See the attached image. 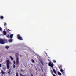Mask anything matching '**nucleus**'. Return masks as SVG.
<instances>
[{
    "label": "nucleus",
    "instance_id": "obj_1",
    "mask_svg": "<svg viewBox=\"0 0 76 76\" xmlns=\"http://www.w3.org/2000/svg\"><path fill=\"white\" fill-rule=\"evenodd\" d=\"M7 40L3 39H0V44H4L5 43H7Z\"/></svg>",
    "mask_w": 76,
    "mask_h": 76
},
{
    "label": "nucleus",
    "instance_id": "obj_2",
    "mask_svg": "<svg viewBox=\"0 0 76 76\" xmlns=\"http://www.w3.org/2000/svg\"><path fill=\"white\" fill-rule=\"evenodd\" d=\"M10 61L9 60H8L7 61V69H9L10 68Z\"/></svg>",
    "mask_w": 76,
    "mask_h": 76
},
{
    "label": "nucleus",
    "instance_id": "obj_3",
    "mask_svg": "<svg viewBox=\"0 0 76 76\" xmlns=\"http://www.w3.org/2000/svg\"><path fill=\"white\" fill-rule=\"evenodd\" d=\"M16 65H19V58L18 57V56H16Z\"/></svg>",
    "mask_w": 76,
    "mask_h": 76
},
{
    "label": "nucleus",
    "instance_id": "obj_4",
    "mask_svg": "<svg viewBox=\"0 0 76 76\" xmlns=\"http://www.w3.org/2000/svg\"><path fill=\"white\" fill-rule=\"evenodd\" d=\"M17 38L19 40H23L22 38V37H21V36H20L19 34H18L17 35Z\"/></svg>",
    "mask_w": 76,
    "mask_h": 76
},
{
    "label": "nucleus",
    "instance_id": "obj_5",
    "mask_svg": "<svg viewBox=\"0 0 76 76\" xmlns=\"http://www.w3.org/2000/svg\"><path fill=\"white\" fill-rule=\"evenodd\" d=\"M49 66L51 67L52 68H53V64L51 63V61H50L48 63Z\"/></svg>",
    "mask_w": 76,
    "mask_h": 76
},
{
    "label": "nucleus",
    "instance_id": "obj_6",
    "mask_svg": "<svg viewBox=\"0 0 76 76\" xmlns=\"http://www.w3.org/2000/svg\"><path fill=\"white\" fill-rule=\"evenodd\" d=\"M20 76H23V75H22V74L20 73ZM16 76H18V72H17L16 73Z\"/></svg>",
    "mask_w": 76,
    "mask_h": 76
},
{
    "label": "nucleus",
    "instance_id": "obj_7",
    "mask_svg": "<svg viewBox=\"0 0 76 76\" xmlns=\"http://www.w3.org/2000/svg\"><path fill=\"white\" fill-rule=\"evenodd\" d=\"M53 72H54V73H55V74H57V72H56V70H55V69H53Z\"/></svg>",
    "mask_w": 76,
    "mask_h": 76
},
{
    "label": "nucleus",
    "instance_id": "obj_8",
    "mask_svg": "<svg viewBox=\"0 0 76 76\" xmlns=\"http://www.w3.org/2000/svg\"><path fill=\"white\" fill-rule=\"evenodd\" d=\"M9 42H12L13 41V40H12V39H10L9 40Z\"/></svg>",
    "mask_w": 76,
    "mask_h": 76
},
{
    "label": "nucleus",
    "instance_id": "obj_9",
    "mask_svg": "<svg viewBox=\"0 0 76 76\" xmlns=\"http://www.w3.org/2000/svg\"><path fill=\"white\" fill-rule=\"evenodd\" d=\"M6 32L5 31H3V35H6Z\"/></svg>",
    "mask_w": 76,
    "mask_h": 76
},
{
    "label": "nucleus",
    "instance_id": "obj_10",
    "mask_svg": "<svg viewBox=\"0 0 76 76\" xmlns=\"http://www.w3.org/2000/svg\"><path fill=\"white\" fill-rule=\"evenodd\" d=\"M3 18H4V17L2 16H1L0 17V19H3Z\"/></svg>",
    "mask_w": 76,
    "mask_h": 76
},
{
    "label": "nucleus",
    "instance_id": "obj_11",
    "mask_svg": "<svg viewBox=\"0 0 76 76\" xmlns=\"http://www.w3.org/2000/svg\"><path fill=\"white\" fill-rule=\"evenodd\" d=\"M13 34H12L11 35H10V38H13Z\"/></svg>",
    "mask_w": 76,
    "mask_h": 76
},
{
    "label": "nucleus",
    "instance_id": "obj_12",
    "mask_svg": "<svg viewBox=\"0 0 76 76\" xmlns=\"http://www.w3.org/2000/svg\"><path fill=\"white\" fill-rule=\"evenodd\" d=\"M1 72L2 74H5V73L4 72L3 70H1Z\"/></svg>",
    "mask_w": 76,
    "mask_h": 76
},
{
    "label": "nucleus",
    "instance_id": "obj_13",
    "mask_svg": "<svg viewBox=\"0 0 76 76\" xmlns=\"http://www.w3.org/2000/svg\"><path fill=\"white\" fill-rule=\"evenodd\" d=\"M31 61H32V62H33V63H34L35 62V61L34 60V59H31Z\"/></svg>",
    "mask_w": 76,
    "mask_h": 76
},
{
    "label": "nucleus",
    "instance_id": "obj_14",
    "mask_svg": "<svg viewBox=\"0 0 76 76\" xmlns=\"http://www.w3.org/2000/svg\"><path fill=\"white\" fill-rule=\"evenodd\" d=\"M10 72H11V69H10L9 72H8V73L9 75H10Z\"/></svg>",
    "mask_w": 76,
    "mask_h": 76
},
{
    "label": "nucleus",
    "instance_id": "obj_15",
    "mask_svg": "<svg viewBox=\"0 0 76 76\" xmlns=\"http://www.w3.org/2000/svg\"><path fill=\"white\" fill-rule=\"evenodd\" d=\"M58 75H61V73H60L59 72H58Z\"/></svg>",
    "mask_w": 76,
    "mask_h": 76
},
{
    "label": "nucleus",
    "instance_id": "obj_16",
    "mask_svg": "<svg viewBox=\"0 0 76 76\" xmlns=\"http://www.w3.org/2000/svg\"><path fill=\"white\" fill-rule=\"evenodd\" d=\"M3 30V28L1 27H0V31H2Z\"/></svg>",
    "mask_w": 76,
    "mask_h": 76
},
{
    "label": "nucleus",
    "instance_id": "obj_17",
    "mask_svg": "<svg viewBox=\"0 0 76 76\" xmlns=\"http://www.w3.org/2000/svg\"><path fill=\"white\" fill-rule=\"evenodd\" d=\"M59 69H62L61 66H59Z\"/></svg>",
    "mask_w": 76,
    "mask_h": 76
},
{
    "label": "nucleus",
    "instance_id": "obj_18",
    "mask_svg": "<svg viewBox=\"0 0 76 76\" xmlns=\"http://www.w3.org/2000/svg\"><path fill=\"white\" fill-rule=\"evenodd\" d=\"M6 48L7 49H8V48H9V47L8 46H7L6 47Z\"/></svg>",
    "mask_w": 76,
    "mask_h": 76
},
{
    "label": "nucleus",
    "instance_id": "obj_19",
    "mask_svg": "<svg viewBox=\"0 0 76 76\" xmlns=\"http://www.w3.org/2000/svg\"><path fill=\"white\" fill-rule=\"evenodd\" d=\"M13 63L14 64H16V61H13Z\"/></svg>",
    "mask_w": 76,
    "mask_h": 76
},
{
    "label": "nucleus",
    "instance_id": "obj_20",
    "mask_svg": "<svg viewBox=\"0 0 76 76\" xmlns=\"http://www.w3.org/2000/svg\"><path fill=\"white\" fill-rule=\"evenodd\" d=\"M60 71L61 72H63V69H60Z\"/></svg>",
    "mask_w": 76,
    "mask_h": 76
},
{
    "label": "nucleus",
    "instance_id": "obj_21",
    "mask_svg": "<svg viewBox=\"0 0 76 76\" xmlns=\"http://www.w3.org/2000/svg\"><path fill=\"white\" fill-rule=\"evenodd\" d=\"M13 68H15V67H16V66H15V65L14 64L13 65Z\"/></svg>",
    "mask_w": 76,
    "mask_h": 76
},
{
    "label": "nucleus",
    "instance_id": "obj_22",
    "mask_svg": "<svg viewBox=\"0 0 76 76\" xmlns=\"http://www.w3.org/2000/svg\"><path fill=\"white\" fill-rule=\"evenodd\" d=\"M7 38H9V35H7Z\"/></svg>",
    "mask_w": 76,
    "mask_h": 76
},
{
    "label": "nucleus",
    "instance_id": "obj_23",
    "mask_svg": "<svg viewBox=\"0 0 76 76\" xmlns=\"http://www.w3.org/2000/svg\"><path fill=\"white\" fill-rule=\"evenodd\" d=\"M4 26H6V23H4Z\"/></svg>",
    "mask_w": 76,
    "mask_h": 76
},
{
    "label": "nucleus",
    "instance_id": "obj_24",
    "mask_svg": "<svg viewBox=\"0 0 76 76\" xmlns=\"http://www.w3.org/2000/svg\"><path fill=\"white\" fill-rule=\"evenodd\" d=\"M53 62H54V63H56V61L55 60H53Z\"/></svg>",
    "mask_w": 76,
    "mask_h": 76
},
{
    "label": "nucleus",
    "instance_id": "obj_25",
    "mask_svg": "<svg viewBox=\"0 0 76 76\" xmlns=\"http://www.w3.org/2000/svg\"><path fill=\"white\" fill-rule=\"evenodd\" d=\"M11 60H13V58L12 57H11Z\"/></svg>",
    "mask_w": 76,
    "mask_h": 76
},
{
    "label": "nucleus",
    "instance_id": "obj_26",
    "mask_svg": "<svg viewBox=\"0 0 76 76\" xmlns=\"http://www.w3.org/2000/svg\"><path fill=\"white\" fill-rule=\"evenodd\" d=\"M53 76H56V75H54V74H53Z\"/></svg>",
    "mask_w": 76,
    "mask_h": 76
},
{
    "label": "nucleus",
    "instance_id": "obj_27",
    "mask_svg": "<svg viewBox=\"0 0 76 76\" xmlns=\"http://www.w3.org/2000/svg\"><path fill=\"white\" fill-rule=\"evenodd\" d=\"M1 67V64H0V67Z\"/></svg>",
    "mask_w": 76,
    "mask_h": 76
},
{
    "label": "nucleus",
    "instance_id": "obj_28",
    "mask_svg": "<svg viewBox=\"0 0 76 76\" xmlns=\"http://www.w3.org/2000/svg\"><path fill=\"white\" fill-rule=\"evenodd\" d=\"M41 70L42 72H43V69H41Z\"/></svg>",
    "mask_w": 76,
    "mask_h": 76
},
{
    "label": "nucleus",
    "instance_id": "obj_29",
    "mask_svg": "<svg viewBox=\"0 0 76 76\" xmlns=\"http://www.w3.org/2000/svg\"><path fill=\"white\" fill-rule=\"evenodd\" d=\"M8 31H12L10 30V29H8Z\"/></svg>",
    "mask_w": 76,
    "mask_h": 76
},
{
    "label": "nucleus",
    "instance_id": "obj_30",
    "mask_svg": "<svg viewBox=\"0 0 76 76\" xmlns=\"http://www.w3.org/2000/svg\"><path fill=\"white\" fill-rule=\"evenodd\" d=\"M41 63H42V64H43V62H41Z\"/></svg>",
    "mask_w": 76,
    "mask_h": 76
},
{
    "label": "nucleus",
    "instance_id": "obj_31",
    "mask_svg": "<svg viewBox=\"0 0 76 76\" xmlns=\"http://www.w3.org/2000/svg\"><path fill=\"white\" fill-rule=\"evenodd\" d=\"M52 73H53V71H52Z\"/></svg>",
    "mask_w": 76,
    "mask_h": 76
},
{
    "label": "nucleus",
    "instance_id": "obj_32",
    "mask_svg": "<svg viewBox=\"0 0 76 76\" xmlns=\"http://www.w3.org/2000/svg\"><path fill=\"white\" fill-rule=\"evenodd\" d=\"M21 72H23V70H22Z\"/></svg>",
    "mask_w": 76,
    "mask_h": 76
},
{
    "label": "nucleus",
    "instance_id": "obj_33",
    "mask_svg": "<svg viewBox=\"0 0 76 76\" xmlns=\"http://www.w3.org/2000/svg\"><path fill=\"white\" fill-rule=\"evenodd\" d=\"M31 76H33V75H31Z\"/></svg>",
    "mask_w": 76,
    "mask_h": 76
},
{
    "label": "nucleus",
    "instance_id": "obj_34",
    "mask_svg": "<svg viewBox=\"0 0 76 76\" xmlns=\"http://www.w3.org/2000/svg\"><path fill=\"white\" fill-rule=\"evenodd\" d=\"M48 60H49V59H48Z\"/></svg>",
    "mask_w": 76,
    "mask_h": 76
}]
</instances>
